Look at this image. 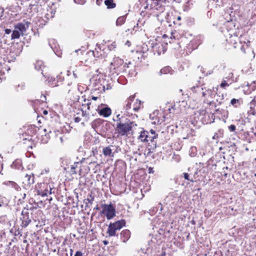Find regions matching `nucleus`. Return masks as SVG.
<instances>
[{
	"label": "nucleus",
	"mask_w": 256,
	"mask_h": 256,
	"mask_svg": "<svg viewBox=\"0 0 256 256\" xmlns=\"http://www.w3.org/2000/svg\"><path fill=\"white\" fill-rule=\"evenodd\" d=\"M108 54L104 48H102L100 46H96L94 50H90L86 54V62L92 61V56L97 58H104L107 56Z\"/></svg>",
	"instance_id": "nucleus-7"
},
{
	"label": "nucleus",
	"mask_w": 256,
	"mask_h": 256,
	"mask_svg": "<svg viewBox=\"0 0 256 256\" xmlns=\"http://www.w3.org/2000/svg\"><path fill=\"white\" fill-rule=\"evenodd\" d=\"M98 99V97H97V96H92V100H96Z\"/></svg>",
	"instance_id": "nucleus-63"
},
{
	"label": "nucleus",
	"mask_w": 256,
	"mask_h": 256,
	"mask_svg": "<svg viewBox=\"0 0 256 256\" xmlns=\"http://www.w3.org/2000/svg\"><path fill=\"white\" fill-rule=\"evenodd\" d=\"M74 2L78 4L83 5L86 4V0H74Z\"/></svg>",
	"instance_id": "nucleus-45"
},
{
	"label": "nucleus",
	"mask_w": 256,
	"mask_h": 256,
	"mask_svg": "<svg viewBox=\"0 0 256 256\" xmlns=\"http://www.w3.org/2000/svg\"><path fill=\"white\" fill-rule=\"evenodd\" d=\"M250 42L248 41L247 43L244 42L243 45L240 46V50L243 54H246L247 52L252 50L250 48Z\"/></svg>",
	"instance_id": "nucleus-23"
},
{
	"label": "nucleus",
	"mask_w": 256,
	"mask_h": 256,
	"mask_svg": "<svg viewBox=\"0 0 256 256\" xmlns=\"http://www.w3.org/2000/svg\"><path fill=\"white\" fill-rule=\"evenodd\" d=\"M42 114H44V115H45V116H46V115H47V114H48V110H44L42 111Z\"/></svg>",
	"instance_id": "nucleus-61"
},
{
	"label": "nucleus",
	"mask_w": 256,
	"mask_h": 256,
	"mask_svg": "<svg viewBox=\"0 0 256 256\" xmlns=\"http://www.w3.org/2000/svg\"><path fill=\"white\" fill-rule=\"evenodd\" d=\"M30 24V22H26L24 23H18L15 26V29H16L22 34L28 28Z\"/></svg>",
	"instance_id": "nucleus-20"
},
{
	"label": "nucleus",
	"mask_w": 256,
	"mask_h": 256,
	"mask_svg": "<svg viewBox=\"0 0 256 256\" xmlns=\"http://www.w3.org/2000/svg\"><path fill=\"white\" fill-rule=\"evenodd\" d=\"M84 108H82V116H88L90 114V112H88V110L86 109L84 110Z\"/></svg>",
	"instance_id": "nucleus-48"
},
{
	"label": "nucleus",
	"mask_w": 256,
	"mask_h": 256,
	"mask_svg": "<svg viewBox=\"0 0 256 256\" xmlns=\"http://www.w3.org/2000/svg\"><path fill=\"white\" fill-rule=\"evenodd\" d=\"M184 178L186 180H190L191 182H194L192 179L190 180L189 178V174L188 173H186V172L184 173Z\"/></svg>",
	"instance_id": "nucleus-49"
},
{
	"label": "nucleus",
	"mask_w": 256,
	"mask_h": 256,
	"mask_svg": "<svg viewBox=\"0 0 256 256\" xmlns=\"http://www.w3.org/2000/svg\"><path fill=\"white\" fill-rule=\"evenodd\" d=\"M228 128L230 132H234L236 130V127L234 125L232 124L228 127Z\"/></svg>",
	"instance_id": "nucleus-53"
},
{
	"label": "nucleus",
	"mask_w": 256,
	"mask_h": 256,
	"mask_svg": "<svg viewBox=\"0 0 256 256\" xmlns=\"http://www.w3.org/2000/svg\"><path fill=\"white\" fill-rule=\"evenodd\" d=\"M156 138H157L156 137V136H153L150 134V133L148 132V136L146 138V142H148L150 141L151 142V145H153V144L155 143L156 146V142L154 140Z\"/></svg>",
	"instance_id": "nucleus-33"
},
{
	"label": "nucleus",
	"mask_w": 256,
	"mask_h": 256,
	"mask_svg": "<svg viewBox=\"0 0 256 256\" xmlns=\"http://www.w3.org/2000/svg\"><path fill=\"white\" fill-rule=\"evenodd\" d=\"M48 84L52 87H56L59 86L58 80L57 78H48Z\"/></svg>",
	"instance_id": "nucleus-24"
},
{
	"label": "nucleus",
	"mask_w": 256,
	"mask_h": 256,
	"mask_svg": "<svg viewBox=\"0 0 256 256\" xmlns=\"http://www.w3.org/2000/svg\"><path fill=\"white\" fill-rule=\"evenodd\" d=\"M102 0H96V4L98 5V6H100L102 2Z\"/></svg>",
	"instance_id": "nucleus-58"
},
{
	"label": "nucleus",
	"mask_w": 256,
	"mask_h": 256,
	"mask_svg": "<svg viewBox=\"0 0 256 256\" xmlns=\"http://www.w3.org/2000/svg\"><path fill=\"white\" fill-rule=\"evenodd\" d=\"M4 10L3 8H0V16H2L4 14Z\"/></svg>",
	"instance_id": "nucleus-60"
},
{
	"label": "nucleus",
	"mask_w": 256,
	"mask_h": 256,
	"mask_svg": "<svg viewBox=\"0 0 256 256\" xmlns=\"http://www.w3.org/2000/svg\"><path fill=\"white\" fill-rule=\"evenodd\" d=\"M3 157L0 154V174L3 169Z\"/></svg>",
	"instance_id": "nucleus-46"
},
{
	"label": "nucleus",
	"mask_w": 256,
	"mask_h": 256,
	"mask_svg": "<svg viewBox=\"0 0 256 256\" xmlns=\"http://www.w3.org/2000/svg\"><path fill=\"white\" fill-rule=\"evenodd\" d=\"M130 236V232L128 230H124L120 232V237L123 242H126Z\"/></svg>",
	"instance_id": "nucleus-22"
},
{
	"label": "nucleus",
	"mask_w": 256,
	"mask_h": 256,
	"mask_svg": "<svg viewBox=\"0 0 256 256\" xmlns=\"http://www.w3.org/2000/svg\"><path fill=\"white\" fill-rule=\"evenodd\" d=\"M135 94L130 96L124 102V108L126 111H128L132 108V104L134 102Z\"/></svg>",
	"instance_id": "nucleus-18"
},
{
	"label": "nucleus",
	"mask_w": 256,
	"mask_h": 256,
	"mask_svg": "<svg viewBox=\"0 0 256 256\" xmlns=\"http://www.w3.org/2000/svg\"><path fill=\"white\" fill-rule=\"evenodd\" d=\"M4 184L6 186H10L12 188H14V189H15L16 190H18L19 188L18 185L16 182H13V181H10V180L6 181V182H5Z\"/></svg>",
	"instance_id": "nucleus-27"
},
{
	"label": "nucleus",
	"mask_w": 256,
	"mask_h": 256,
	"mask_svg": "<svg viewBox=\"0 0 256 256\" xmlns=\"http://www.w3.org/2000/svg\"><path fill=\"white\" fill-rule=\"evenodd\" d=\"M56 77L58 80V83L62 84L64 82L68 86H70L72 84V76L71 75L70 70L67 71L66 78L62 74V72H60Z\"/></svg>",
	"instance_id": "nucleus-15"
},
{
	"label": "nucleus",
	"mask_w": 256,
	"mask_h": 256,
	"mask_svg": "<svg viewBox=\"0 0 256 256\" xmlns=\"http://www.w3.org/2000/svg\"><path fill=\"white\" fill-rule=\"evenodd\" d=\"M12 167L16 169L20 170L22 168V162L19 160H16L12 164Z\"/></svg>",
	"instance_id": "nucleus-30"
},
{
	"label": "nucleus",
	"mask_w": 256,
	"mask_h": 256,
	"mask_svg": "<svg viewBox=\"0 0 256 256\" xmlns=\"http://www.w3.org/2000/svg\"><path fill=\"white\" fill-rule=\"evenodd\" d=\"M148 132L150 133V134H151V135H152V136H156V138H158V134H156V132H155L154 130H150V132Z\"/></svg>",
	"instance_id": "nucleus-52"
},
{
	"label": "nucleus",
	"mask_w": 256,
	"mask_h": 256,
	"mask_svg": "<svg viewBox=\"0 0 256 256\" xmlns=\"http://www.w3.org/2000/svg\"><path fill=\"white\" fill-rule=\"evenodd\" d=\"M102 153L105 156H113L114 154L112 153V150L110 146H106L103 148Z\"/></svg>",
	"instance_id": "nucleus-26"
},
{
	"label": "nucleus",
	"mask_w": 256,
	"mask_h": 256,
	"mask_svg": "<svg viewBox=\"0 0 256 256\" xmlns=\"http://www.w3.org/2000/svg\"><path fill=\"white\" fill-rule=\"evenodd\" d=\"M124 60L119 58H114L110 66V70L112 74H118L124 71L123 68Z\"/></svg>",
	"instance_id": "nucleus-8"
},
{
	"label": "nucleus",
	"mask_w": 256,
	"mask_h": 256,
	"mask_svg": "<svg viewBox=\"0 0 256 256\" xmlns=\"http://www.w3.org/2000/svg\"><path fill=\"white\" fill-rule=\"evenodd\" d=\"M36 18V24L37 26L40 28H42L45 25L46 22L42 19V17H37Z\"/></svg>",
	"instance_id": "nucleus-34"
},
{
	"label": "nucleus",
	"mask_w": 256,
	"mask_h": 256,
	"mask_svg": "<svg viewBox=\"0 0 256 256\" xmlns=\"http://www.w3.org/2000/svg\"><path fill=\"white\" fill-rule=\"evenodd\" d=\"M148 131L142 130L140 132V134L138 136V139L140 140L141 142H146V138L148 136Z\"/></svg>",
	"instance_id": "nucleus-29"
},
{
	"label": "nucleus",
	"mask_w": 256,
	"mask_h": 256,
	"mask_svg": "<svg viewBox=\"0 0 256 256\" xmlns=\"http://www.w3.org/2000/svg\"><path fill=\"white\" fill-rule=\"evenodd\" d=\"M156 144L154 143L153 145L148 144L146 146H140L135 154H138L139 156L144 154L146 157L152 156L154 150L156 148Z\"/></svg>",
	"instance_id": "nucleus-12"
},
{
	"label": "nucleus",
	"mask_w": 256,
	"mask_h": 256,
	"mask_svg": "<svg viewBox=\"0 0 256 256\" xmlns=\"http://www.w3.org/2000/svg\"><path fill=\"white\" fill-rule=\"evenodd\" d=\"M22 217L20 218V220L22 221L20 226L22 228H26L32 222L29 213L28 212L22 211Z\"/></svg>",
	"instance_id": "nucleus-17"
},
{
	"label": "nucleus",
	"mask_w": 256,
	"mask_h": 256,
	"mask_svg": "<svg viewBox=\"0 0 256 256\" xmlns=\"http://www.w3.org/2000/svg\"><path fill=\"white\" fill-rule=\"evenodd\" d=\"M186 40L187 39L183 33L174 30L171 33L170 38L166 34L162 35V37L158 36L155 39V42L152 44V50L154 54L160 55L166 50L168 41L170 44H176L181 47V44L186 42Z\"/></svg>",
	"instance_id": "nucleus-1"
},
{
	"label": "nucleus",
	"mask_w": 256,
	"mask_h": 256,
	"mask_svg": "<svg viewBox=\"0 0 256 256\" xmlns=\"http://www.w3.org/2000/svg\"><path fill=\"white\" fill-rule=\"evenodd\" d=\"M20 36V32H19L16 29H15L14 30H13L12 32L11 38L12 40L17 39V38H19Z\"/></svg>",
	"instance_id": "nucleus-37"
},
{
	"label": "nucleus",
	"mask_w": 256,
	"mask_h": 256,
	"mask_svg": "<svg viewBox=\"0 0 256 256\" xmlns=\"http://www.w3.org/2000/svg\"><path fill=\"white\" fill-rule=\"evenodd\" d=\"M4 32H5V34H10L11 33L12 31H11V30L10 29H8V28H6L4 30Z\"/></svg>",
	"instance_id": "nucleus-57"
},
{
	"label": "nucleus",
	"mask_w": 256,
	"mask_h": 256,
	"mask_svg": "<svg viewBox=\"0 0 256 256\" xmlns=\"http://www.w3.org/2000/svg\"><path fill=\"white\" fill-rule=\"evenodd\" d=\"M81 120V118L78 116L75 117L74 120L75 122H79Z\"/></svg>",
	"instance_id": "nucleus-56"
},
{
	"label": "nucleus",
	"mask_w": 256,
	"mask_h": 256,
	"mask_svg": "<svg viewBox=\"0 0 256 256\" xmlns=\"http://www.w3.org/2000/svg\"><path fill=\"white\" fill-rule=\"evenodd\" d=\"M141 106V101L138 99H136L132 104V108L134 112H137L140 108Z\"/></svg>",
	"instance_id": "nucleus-25"
},
{
	"label": "nucleus",
	"mask_w": 256,
	"mask_h": 256,
	"mask_svg": "<svg viewBox=\"0 0 256 256\" xmlns=\"http://www.w3.org/2000/svg\"><path fill=\"white\" fill-rule=\"evenodd\" d=\"M126 221L124 220H121L115 222H110L108 228V234L110 236H114L116 234V231L120 230L126 225Z\"/></svg>",
	"instance_id": "nucleus-9"
},
{
	"label": "nucleus",
	"mask_w": 256,
	"mask_h": 256,
	"mask_svg": "<svg viewBox=\"0 0 256 256\" xmlns=\"http://www.w3.org/2000/svg\"><path fill=\"white\" fill-rule=\"evenodd\" d=\"M229 84H228L226 80H224L220 84V87L222 88L225 89L226 87L228 86Z\"/></svg>",
	"instance_id": "nucleus-44"
},
{
	"label": "nucleus",
	"mask_w": 256,
	"mask_h": 256,
	"mask_svg": "<svg viewBox=\"0 0 256 256\" xmlns=\"http://www.w3.org/2000/svg\"><path fill=\"white\" fill-rule=\"evenodd\" d=\"M181 20V17H176V21L178 22H180V21Z\"/></svg>",
	"instance_id": "nucleus-59"
},
{
	"label": "nucleus",
	"mask_w": 256,
	"mask_h": 256,
	"mask_svg": "<svg viewBox=\"0 0 256 256\" xmlns=\"http://www.w3.org/2000/svg\"><path fill=\"white\" fill-rule=\"evenodd\" d=\"M114 120L116 122L115 131L118 136H127L134 127L137 126L135 122L120 114L116 116V119Z\"/></svg>",
	"instance_id": "nucleus-2"
},
{
	"label": "nucleus",
	"mask_w": 256,
	"mask_h": 256,
	"mask_svg": "<svg viewBox=\"0 0 256 256\" xmlns=\"http://www.w3.org/2000/svg\"><path fill=\"white\" fill-rule=\"evenodd\" d=\"M192 90L194 92H198L202 94V97L204 98V102H206L210 106H212L216 107V104L212 100L213 96L214 95L212 90L210 89L204 90L199 86H194L191 88Z\"/></svg>",
	"instance_id": "nucleus-6"
},
{
	"label": "nucleus",
	"mask_w": 256,
	"mask_h": 256,
	"mask_svg": "<svg viewBox=\"0 0 256 256\" xmlns=\"http://www.w3.org/2000/svg\"><path fill=\"white\" fill-rule=\"evenodd\" d=\"M117 44L115 42H112L108 46V49L110 50H114L116 48Z\"/></svg>",
	"instance_id": "nucleus-43"
},
{
	"label": "nucleus",
	"mask_w": 256,
	"mask_h": 256,
	"mask_svg": "<svg viewBox=\"0 0 256 256\" xmlns=\"http://www.w3.org/2000/svg\"><path fill=\"white\" fill-rule=\"evenodd\" d=\"M242 101L241 100L232 98L230 100V104L234 108H238L242 104Z\"/></svg>",
	"instance_id": "nucleus-28"
},
{
	"label": "nucleus",
	"mask_w": 256,
	"mask_h": 256,
	"mask_svg": "<svg viewBox=\"0 0 256 256\" xmlns=\"http://www.w3.org/2000/svg\"><path fill=\"white\" fill-rule=\"evenodd\" d=\"M40 176H42L44 182H38L35 185L34 190L38 195L44 197L52 194V190L54 187L52 182H50L52 176L49 174V171L46 170H43Z\"/></svg>",
	"instance_id": "nucleus-3"
},
{
	"label": "nucleus",
	"mask_w": 256,
	"mask_h": 256,
	"mask_svg": "<svg viewBox=\"0 0 256 256\" xmlns=\"http://www.w3.org/2000/svg\"><path fill=\"white\" fill-rule=\"evenodd\" d=\"M131 51L133 54V58L137 61L142 62L148 55V48L145 43L136 46V48Z\"/></svg>",
	"instance_id": "nucleus-5"
},
{
	"label": "nucleus",
	"mask_w": 256,
	"mask_h": 256,
	"mask_svg": "<svg viewBox=\"0 0 256 256\" xmlns=\"http://www.w3.org/2000/svg\"><path fill=\"white\" fill-rule=\"evenodd\" d=\"M101 208H102L101 213L106 216L108 220H111L116 216V209L112 204H102Z\"/></svg>",
	"instance_id": "nucleus-11"
},
{
	"label": "nucleus",
	"mask_w": 256,
	"mask_h": 256,
	"mask_svg": "<svg viewBox=\"0 0 256 256\" xmlns=\"http://www.w3.org/2000/svg\"><path fill=\"white\" fill-rule=\"evenodd\" d=\"M92 102H90V100H88V102L86 104H83L82 106L83 108H86V110L90 114H92L94 111L92 109Z\"/></svg>",
	"instance_id": "nucleus-32"
},
{
	"label": "nucleus",
	"mask_w": 256,
	"mask_h": 256,
	"mask_svg": "<svg viewBox=\"0 0 256 256\" xmlns=\"http://www.w3.org/2000/svg\"><path fill=\"white\" fill-rule=\"evenodd\" d=\"M92 109L93 111L94 112H98V109L100 108V106H96V104H92Z\"/></svg>",
	"instance_id": "nucleus-47"
},
{
	"label": "nucleus",
	"mask_w": 256,
	"mask_h": 256,
	"mask_svg": "<svg viewBox=\"0 0 256 256\" xmlns=\"http://www.w3.org/2000/svg\"><path fill=\"white\" fill-rule=\"evenodd\" d=\"M104 4L108 8H113L116 6L113 0H106L104 1Z\"/></svg>",
	"instance_id": "nucleus-35"
},
{
	"label": "nucleus",
	"mask_w": 256,
	"mask_h": 256,
	"mask_svg": "<svg viewBox=\"0 0 256 256\" xmlns=\"http://www.w3.org/2000/svg\"><path fill=\"white\" fill-rule=\"evenodd\" d=\"M164 26H180L181 24L176 21V17H163V18L158 19Z\"/></svg>",
	"instance_id": "nucleus-16"
},
{
	"label": "nucleus",
	"mask_w": 256,
	"mask_h": 256,
	"mask_svg": "<svg viewBox=\"0 0 256 256\" xmlns=\"http://www.w3.org/2000/svg\"><path fill=\"white\" fill-rule=\"evenodd\" d=\"M129 64H131V62H128V63H124V64H123V68H124V71H126V69L128 68L129 67Z\"/></svg>",
	"instance_id": "nucleus-51"
},
{
	"label": "nucleus",
	"mask_w": 256,
	"mask_h": 256,
	"mask_svg": "<svg viewBox=\"0 0 256 256\" xmlns=\"http://www.w3.org/2000/svg\"><path fill=\"white\" fill-rule=\"evenodd\" d=\"M246 86L249 88L250 92L255 90H256V80L252 81L250 84L248 82Z\"/></svg>",
	"instance_id": "nucleus-38"
},
{
	"label": "nucleus",
	"mask_w": 256,
	"mask_h": 256,
	"mask_svg": "<svg viewBox=\"0 0 256 256\" xmlns=\"http://www.w3.org/2000/svg\"><path fill=\"white\" fill-rule=\"evenodd\" d=\"M125 44L128 46H130L131 45V42L130 41L127 40Z\"/></svg>",
	"instance_id": "nucleus-62"
},
{
	"label": "nucleus",
	"mask_w": 256,
	"mask_h": 256,
	"mask_svg": "<svg viewBox=\"0 0 256 256\" xmlns=\"http://www.w3.org/2000/svg\"><path fill=\"white\" fill-rule=\"evenodd\" d=\"M175 106H172L170 108H169L168 110L170 114H174V110H175Z\"/></svg>",
	"instance_id": "nucleus-50"
},
{
	"label": "nucleus",
	"mask_w": 256,
	"mask_h": 256,
	"mask_svg": "<svg viewBox=\"0 0 256 256\" xmlns=\"http://www.w3.org/2000/svg\"><path fill=\"white\" fill-rule=\"evenodd\" d=\"M238 38L236 36H231L229 39H226V42L230 45L232 46L234 48H236L238 46V44L236 40Z\"/></svg>",
	"instance_id": "nucleus-21"
},
{
	"label": "nucleus",
	"mask_w": 256,
	"mask_h": 256,
	"mask_svg": "<svg viewBox=\"0 0 256 256\" xmlns=\"http://www.w3.org/2000/svg\"><path fill=\"white\" fill-rule=\"evenodd\" d=\"M72 76V82L74 81V78H77V76H76V74L74 73V72H73V76Z\"/></svg>",
	"instance_id": "nucleus-64"
},
{
	"label": "nucleus",
	"mask_w": 256,
	"mask_h": 256,
	"mask_svg": "<svg viewBox=\"0 0 256 256\" xmlns=\"http://www.w3.org/2000/svg\"><path fill=\"white\" fill-rule=\"evenodd\" d=\"M74 256H82V253L80 251H77L75 254Z\"/></svg>",
	"instance_id": "nucleus-55"
},
{
	"label": "nucleus",
	"mask_w": 256,
	"mask_h": 256,
	"mask_svg": "<svg viewBox=\"0 0 256 256\" xmlns=\"http://www.w3.org/2000/svg\"><path fill=\"white\" fill-rule=\"evenodd\" d=\"M126 17H118L116 21V25L121 26L124 24L126 22Z\"/></svg>",
	"instance_id": "nucleus-40"
},
{
	"label": "nucleus",
	"mask_w": 256,
	"mask_h": 256,
	"mask_svg": "<svg viewBox=\"0 0 256 256\" xmlns=\"http://www.w3.org/2000/svg\"><path fill=\"white\" fill-rule=\"evenodd\" d=\"M172 69L170 66H166L161 69L160 72L162 74H167L170 73Z\"/></svg>",
	"instance_id": "nucleus-39"
},
{
	"label": "nucleus",
	"mask_w": 256,
	"mask_h": 256,
	"mask_svg": "<svg viewBox=\"0 0 256 256\" xmlns=\"http://www.w3.org/2000/svg\"><path fill=\"white\" fill-rule=\"evenodd\" d=\"M201 42V40L199 37L196 36L194 38L187 44L186 46L184 48V50L186 54L188 55L191 54L192 51L197 49Z\"/></svg>",
	"instance_id": "nucleus-10"
},
{
	"label": "nucleus",
	"mask_w": 256,
	"mask_h": 256,
	"mask_svg": "<svg viewBox=\"0 0 256 256\" xmlns=\"http://www.w3.org/2000/svg\"><path fill=\"white\" fill-rule=\"evenodd\" d=\"M80 164L79 162H76L71 165L70 172L72 174H76V170Z\"/></svg>",
	"instance_id": "nucleus-36"
},
{
	"label": "nucleus",
	"mask_w": 256,
	"mask_h": 256,
	"mask_svg": "<svg viewBox=\"0 0 256 256\" xmlns=\"http://www.w3.org/2000/svg\"><path fill=\"white\" fill-rule=\"evenodd\" d=\"M96 88L100 92H104L106 90L111 88L110 84H108V81L104 78H99L96 80Z\"/></svg>",
	"instance_id": "nucleus-14"
},
{
	"label": "nucleus",
	"mask_w": 256,
	"mask_h": 256,
	"mask_svg": "<svg viewBox=\"0 0 256 256\" xmlns=\"http://www.w3.org/2000/svg\"><path fill=\"white\" fill-rule=\"evenodd\" d=\"M94 197L92 195V193L89 194L86 199V200L89 203L90 205H92L94 201Z\"/></svg>",
	"instance_id": "nucleus-41"
},
{
	"label": "nucleus",
	"mask_w": 256,
	"mask_h": 256,
	"mask_svg": "<svg viewBox=\"0 0 256 256\" xmlns=\"http://www.w3.org/2000/svg\"><path fill=\"white\" fill-rule=\"evenodd\" d=\"M24 87H25V85L22 82H20V84H18L17 85L15 86L16 90L17 91L23 90Z\"/></svg>",
	"instance_id": "nucleus-42"
},
{
	"label": "nucleus",
	"mask_w": 256,
	"mask_h": 256,
	"mask_svg": "<svg viewBox=\"0 0 256 256\" xmlns=\"http://www.w3.org/2000/svg\"><path fill=\"white\" fill-rule=\"evenodd\" d=\"M98 114L104 118L110 116L112 114V110L108 106H106L98 110Z\"/></svg>",
	"instance_id": "nucleus-19"
},
{
	"label": "nucleus",
	"mask_w": 256,
	"mask_h": 256,
	"mask_svg": "<svg viewBox=\"0 0 256 256\" xmlns=\"http://www.w3.org/2000/svg\"><path fill=\"white\" fill-rule=\"evenodd\" d=\"M34 176L33 173L26 174L22 182V186L26 190H30L32 188L34 182Z\"/></svg>",
	"instance_id": "nucleus-13"
},
{
	"label": "nucleus",
	"mask_w": 256,
	"mask_h": 256,
	"mask_svg": "<svg viewBox=\"0 0 256 256\" xmlns=\"http://www.w3.org/2000/svg\"><path fill=\"white\" fill-rule=\"evenodd\" d=\"M226 76L225 77V79H226L227 80H232V81L234 80V74H233V70L231 68H228L227 70V74Z\"/></svg>",
	"instance_id": "nucleus-31"
},
{
	"label": "nucleus",
	"mask_w": 256,
	"mask_h": 256,
	"mask_svg": "<svg viewBox=\"0 0 256 256\" xmlns=\"http://www.w3.org/2000/svg\"><path fill=\"white\" fill-rule=\"evenodd\" d=\"M226 24H233V22L232 21V19L231 18V17H229V19L226 20Z\"/></svg>",
	"instance_id": "nucleus-54"
},
{
	"label": "nucleus",
	"mask_w": 256,
	"mask_h": 256,
	"mask_svg": "<svg viewBox=\"0 0 256 256\" xmlns=\"http://www.w3.org/2000/svg\"><path fill=\"white\" fill-rule=\"evenodd\" d=\"M36 129L38 130L39 134H41V142L42 144L47 143L50 138V134L51 133L50 130L47 132V130L46 128H42L41 126L38 128L34 126H30L27 130V133L30 134V136H28V138H24L22 142L23 144L26 145V147L28 150L30 148L31 149L32 148L33 146L34 145L32 140V136L33 134H36Z\"/></svg>",
	"instance_id": "nucleus-4"
}]
</instances>
